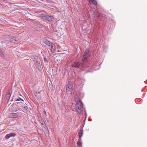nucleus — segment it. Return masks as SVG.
Here are the masks:
<instances>
[{"label":"nucleus","mask_w":147,"mask_h":147,"mask_svg":"<svg viewBox=\"0 0 147 147\" xmlns=\"http://www.w3.org/2000/svg\"><path fill=\"white\" fill-rule=\"evenodd\" d=\"M94 13L95 16L101 20L100 23L103 26V27L107 29L112 30L114 29L116 22L114 19L110 17H105V14L101 13L95 8H94Z\"/></svg>","instance_id":"nucleus-1"},{"label":"nucleus","mask_w":147,"mask_h":147,"mask_svg":"<svg viewBox=\"0 0 147 147\" xmlns=\"http://www.w3.org/2000/svg\"><path fill=\"white\" fill-rule=\"evenodd\" d=\"M41 17L43 20L44 21H48L51 22L53 20L54 18L51 15H49L46 13H42L41 15Z\"/></svg>","instance_id":"nucleus-2"},{"label":"nucleus","mask_w":147,"mask_h":147,"mask_svg":"<svg viewBox=\"0 0 147 147\" xmlns=\"http://www.w3.org/2000/svg\"><path fill=\"white\" fill-rule=\"evenodd\" d=\"M73 66L76 68H80L82 70H84L87 67L82 62L80 61L75 62L73 64Z\"/></svg>","instance_id":"nucleus-3"},{"label":"nucleus","mask_w":147,"mask_h":147,"mask_svg":"<svg viewBox=\"0 0 147 147\" xmlns=\"http://www.w3.org/2000/svg\"><path fill=\"white\" fill-rule=\"evenodd\" d=\"M6 38L7 41L12 43H14L15 42L18 41V40L17 37L10 35H7Z\"/></svg>","instance_id":"nucleus-4"},{"label":"nucleus","mask_w":147,"mask_h":147,"mask_svg":"<svg viewBox=\"0 0 147 147\" xmlns=\"http://www.w3.org/2000/svg\"><path fill=\"white\" fill-rule=\"evenodd\" d=\"M102 62L100 63L99 64V63H98V62L96 61L95 62H93L92 63V65H93V68H94L95 70H98L100 67V65L102 64Z\"/></svg>","instance_id":"nucleus-5"},{"label":"nucleus","mask_w":147,"mask_h":147,"mask_svg":"<svg viewBox=\"0 0 147 147\" xmlns=\"http://www.w3.org/2000/svg\"><path fill=\"white\" fill-rule=\"evenodd\" d=\"M89 52L90 50L89 49H86L85 51L83 56V59L85 60H87Z\"/></svg>","instance_id":"nucleus-6"},{"label":"nucleus","mask_w":147,"mask_h":147,"mask_svg":"<svg viewBox=\"0 0 147 147\" xmlns=\"http://www.w3.org/2000/svg\"><path fill=\"white\" fill-rule=\"evenodd\" d=\"M72 83H68L66 88V92H71L73 90Z\"/></svg>","instance_id":"nucleus-7"},{"label":"nucleus","mask_w":147,"mask_h":147,"mask_svg":"<svg viewBox=\"0 0 147 147\" xmlns=\"http://www.w3.org/2000/svg\"><path fill=\"white\" fill-rule=\"evenodd\" d=\"M34 65L36 67L38 70L39 71H42V68L41 65L40 64V61L35 63L34 64Z\"/></svg>","instance_id":"nucleus-8"},{"label":"nucleus","mask_w":147,"mask_h":147,"mask_svg":"<svg viewBox=\"0 0 147 147\" xmlns=\"http://www.w3.org/2000/svg\"><path fill=\"white\" fill-rule=\"evenodd\" d=\"M12 90H8L5 96V98L7 100H9L12 94Z\"/></svg>","instance_id":"nucleus-9"},{"label":"nucleus","mask_w":147,"mask_h":147,"mask_svg":"<svg viewBox=\"0 0 147 147\" xmlns=\"http://www.w3.org/2000/svg\"><path fill=\"white\" fill-rule=\"evenodd\" d=\"M19 112L17 113H13L10 114V116L11 118H16L19 115L18 113Z\"/></svg>","instance_id":"nucleus-10"},{"label":"nucleus","mask_w":147,"mask_h":147,"mask_svg":"<svg viewBox=\"0 0 147 147\" xmlns=\"http://www.w3.org/2000/svg\"><path fill=\"white\" fill-rule=\"evenodd\" d=\"M51 49V51L53 53H54L55 52V45L52 43L51 45L49 46Z\"/></svg>","instance_id":"nucleus-11"},{"label":"nucleus","mask_w":147,"mask_h":147,"mask_svg":"<svg viewBox=\"0 0 147 147\" xmlns=\"http://www.w3.org/2000/svg\"><path fill=\"white\" fill-rule=\"evenodd\" d=\"M43 42L45 44H46L47 45H48L49 47L50 46V45H51V44H52V43L50 41L46 39H45L44 40Z\"/></svg>","instance_id":"nucleus-12"},{"label":"nucleus","mask_w":147,"mask_h":147,"mask_svg":"<svg viewBox=\"0 0 147 147\" xmlns=\"http://www.w3.org/2000/svg\"><path fill=\"white\" fill-rule=\"evenodd\" d=\"M35 96L37 98L38 100H41V96L40 92H36L34 94Z\"/></svg>","instance_id":"nucleus-13"},{"label":"nucleus","mask_w":147,"mask_h":147,"mask_svg":"<svg viewBox=\"0 0 147 147\" xmlns=\"http://www.w3.org/2000/svg\"><path fill=\"white\" fill-rule=\"evenodd\" d=\"M76 102L77 106L82 107V106L83 103L80 100L77 99Z\"/></svg>","instance_id":"nucleus-14"},{"label":"nucleus","mask_w":147,"mask_h":147,"mask_svg":"<svg viewBox=\"0 0 147 147\" xmlns=\"http://www.w3.org/2000/svg\"><path fill=\"white\" fill-rule=\"evenodd\" d=\"M108 49V46L106 45H104L103 47V51L105 53H106L107 52V49Z\"/></svg>","instance_id":"nucleus-15"},{"label":"nucleus","mask_w":147,"mask_h":147,"mask_svg":"<svg viewBox=\"0 0 147 147\" xmlns=\"http://www.w3.org/2000/svg\"><path fill=\"white\" fill-rule=\"evenodd\" d=\"M33 61L34 62V64L36 63H37L40 61L38 60V58L37 56H36L35 57L33 58Z\"/></svg>","instance_id":"nucleus-16"},{"label":"nucleus","mask_w":147,"mask_h":147,"mask_svg":"<svg viewBox=\"0 0 147 147\" xmlns=\"http://www.w3.org/2000/svg\"><path fill=\"white\" fill-rule=\"evenodd\" d=\"M0 55L2 57H5V54L3 51L0 49Z\"/></svg>","instance_id":"nucleus-17"},{"label":"nucleus","mask_w":147,"mask_h":147,"mask_svg":"<svg viewBox=\"0 0 147 147\" xmlns=\"http://www.w3.org/2000/svg\"><path fill=\"white\" fill-rule=\"evenodd\" d=\"M81 107H80L79 106H77L78 109H76V111L79 114H80L81 113Z\"/></svg>","instance_id":"nucleus-18"},{"label":"nucleus","mask_w":147,"mask_h":147,"mask_svg":"<svg viewBox=\"0 0 147 147\" xmlns=\"http://www.w3.org/2000/svg\"><path fill=\"white\" fill-rule=\"evenodd\" d=\"M89 2L95 5L97 4V2L95 0H89Z\"/></svg>","instance_id":"nucleus-19"},{"label":"nucleus","mask_w":147,"mask_h":147,"mask_svg":"<svg viewBox=\"0 0 147 147\" xmlns=\"http://www.w3.org/2000/svg\"><path fill=\"white\" fill-rule=\"evenodd\" d=\"M10 137H14L16 136V134L13 132H11L9 134H8Z\"/></svg>","instance_id":"nucleus-20"},{"label":"nucleus","mask_w":147,"mask_h":147,"mask_svg":"<svg viewBox=\"0 0 147 147\" xmlns=\"http://www.w3.org/2000/svg\"><path fill=\"white\" fill-rule=\"evenodd\" d=\"M14 99H15V101H20V100H22V101H24L20 97H18L17 98H15Z\"/></svg>","instance_id":"nucleus-21"},{"label":"nucleus","mask_w":147,"mask_h":147,"mask_svg":"<svg viewBox=\"0 0 147 147\" xmlns=\"http://www.w3.org/2000/svg\"><path fill=\"white\" fill-rule=\"evenodd\" d=\"M83 134V131L82 130H80L79 133V136L80 137H81L82 136V135Z\"/></svg>","instance_id":"nucleus-22"},{"label":"nucleus","mask_w":147,"mask_h":147,"mask_svg":"<svg viewBox=\"0 0 147 147\" xmlns=\"http://www.w3.org/2000/svg\"><path fill=\"white\" fill-rule=\"evenodd\" d=\"M82 144V142L80 140L77 143V144L79 146H81Z\"/></svg>","instance_id":"nucleus-23"},{"label":"nucleus","mask_w":147,"mask_h":147,"mask_svg":"<svg viewBox=\"0 0 147 147\" xmlns=\"http://www.w3.org/2000/svg\"><path fill=\"white\" fill-rule=\"evenodd\" d=\"M10 138V137L9 135V134H6L5 136V138L6 139H9V138Z\"/></svg>","instance_id":"nucleus-24"},{"label":"nucleus","mask_w":147,"mask_h":147,"mask_svg":"<svg viewBox=\"0 0 147 147\" xmlns=\"http://www.w3.org/2000/svg\"><path fill=\"white\" fill-rule=\"evenodd\" d=\"M24 108L26 111H28L29 110L28 107L26 106H24Z\"/></svg>","instance_id":"nucleus-25"},{"label":"nucleus","mask_w":147,"mask_h":147,"mask_svg":"<svg viewBox=\"0 0 147 147\" xmlns=\"http://www.w3.org/2000/svg\"><path fill=\"white\" fill-rule=\"evenodd\" d=\"M43 59L44 61H46L47 63H48V61L47 58L44 57Z\"/></svg>","instance_id":"nucleus-26"},{"label":"nucleus","mask_w":147,"mask_h":147,"mask_svg":"<svg viewBox=\"0 0 147 147\" xmlns=\"http://www.w3.org/2000/svg\"><path fill=\"white\" fill-rule=\"evenodd\" d=\"M85 115H86V117H85V119L84 120V122H85V120L86 119L87 116V113H86V111H85Z\"/></svg>","instance_id":"nucleus-27"},{"label":"nucleus","mask_w":147,"mask_h":147,"mask_svg":"<svg viewBox=\"0 0 147 147\" xmlns=\"http://www.w3.org/2000/svg\"><path fill=\"white\" fill-rule=\"evenodd\" d=\"M18 111V110L16 109H13V111L14 112H17Z\"/></svg>","instance_id":"nucleus-28"},{"label":"nucleus","mask_w":147,"mask_h":147,"mask_svg":"<svg viewBox=\"0 0 147 147\" xmlns=\"http://www.w3.org/2000/svg\"><path fill=\"white\" fill-rule=\"evenodd\" d=\"M85 82V80L84 79V80H82V81H81V83H84V82Z\"/></svg>","instance_id":"nucleus-29"},{"label":"nucleus","mask_w":147,"mask_h":147,"mask_svg":"<svg viewBox=\"0 0 147 147\" xmlns=\"http://www.w3.org/2000/svg\"><path fill=\"white\" fill-rule=\"evenodd\" d=\"M88 121H92V119H90L89 118V119H88Z\"/></svg>","instance_id":"nucleus-30"},{"label":"nucleus","mask_w":147,"mask_h":147,"mask_svg":"<svg viewBox=\"0 0 147 147\" xmlns=\"http://www.w3.org/2000/svg\"><path fill=\"white\" fill-rule=\"evenodd\" d=\"M47 122L49 123V120L48 119H47Z\"/></svg>","instance_id":"nucleus-31"},{"label":"nucleus","mask_w":147,"mask_h":147,"mask_svg":"<svg viewBox=\"0 0 147 147\" xmlns=\"http://www.w3.org/2000/svg\"><path fill=\"white\" fill-rule=\"evenodd\" d=\"M137 101H138V102H140V99H138V100H137Z\"/></svg>","instance_id":"nucleus-32"},{"label":"nucleus","mask_w":147,"mask_h":147,"mask_svg":"<svg viewBox=\"0 0 147 147\" xmlns=\"http://www.w3.org/2000/svg\"><path fill=\"white\" fill-rule=\"evenodd\" d=\"M41 123V125H44V124H43V123Z\"/></svg>","instance_id":"nucleus-33"},{"label":"nucleus","mask_w":147,"mask_h":147,"mask_svg":"<svg viewBox=\"0 0 147 147\" xmlns=\"http://www.w3.org/2000/svg\"><path fill=\"white\" fill-rule=\"evenodd\" d=\"M44 112L45 114H46V112L45 111H44Z\"/></svg>","instance_id":"nucleus-34"},{"label":"nucleus","mask_w":147,"mask_h":147,"mask_svg":"<svg viewBox=\"0 0 147 147\" xmlns=\"http://www.w3.org/2000/svg\"><path fill=\"white\" fill-rule=\"evenodd\" d=\"M46 128L47 129V130H48V128L47 127V126H46Z\"/></svg>","instance_id":"nucleus-35"},{"label":"nucleus","mask_w":147,"mask_h":147,"mask_svg":"<svg viewBox=\"0 0 147 147\" xmlns=\"http://www.w3.org/2000/svg\"><path fill=\"white\" fill-rule=\"evenodd\" d=\"M68 83H72V82L71 81H70Z\"/></svg>","instance_id":"nucleus-36"},{"label":"nucleus","mask_w":147,"mask_h":147,"mask_svg":"<svg viewBox=\"0 0 147 147\" xmlns=\"http://www.w3.org/2000/svg\"><path fill=\"white\" fill-rule=\"evenodd\" d=\"M147 84V83H146Z\"/></svg>","instance_id":"nucleus-37"}]
</instances>
